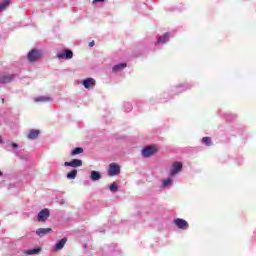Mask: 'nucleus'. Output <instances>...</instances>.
<instances>
[{
	"instance_id": "1",
	"label": "nucleus",
	"mask_w": 256,
	"mask_h": 256,
	"mask_svg": "<svg viewBox=\"0 0 256 256\" xmlns=\"http://www.w3.org/2000/svg\"><path fill=\"white\" fill-rule=\"evenodd\" d=\"M159 149L157 146H147L142 150V156L145 158L152 157V155H155Z\"/></svg>"
},
{
	"instance_id": "2",
	"label": "nucleus",
	"mask_w": 256,
	"mask_h": 256,
	"mask_svg": "<svg viewBox=\"0 0 256 256\" xmlns=\"http://www.w3.org/2000/svg\"><path fill=\"white\" fill-rule=\"evenodd\" d=\"M119 173H121V166L117 163H111L108 168V175L115 177V175H119Z\"/></svg>"
},
{
	"instance_id": "3",
	"label": "nucleus",
	"mask_w": 256,
	"mask_h": 256,
	"mask_svg": "<svg viewBox=\"0 0 256 256\" xmlns=\"http://www.w3.org/2000/svg\"><path fill=\"white\" fill-rule=\"evenodd\" d=\"M41 57H42L41 51L39 50H31L28 53V61H30L31 63H35V61H39Z\"/></svg>"
},
{
	"instance_id": "4",
	"label": "nucleus",
	"mask_w": 256,
	"mask_h": 256,
	"mask_svg": "<svg viewBox=\"0 0 256 256\" xmlns=\"http://www.w3.org/2000/svg\"><path fill=\"white\" fill-rule=\"evenodd\" d=\"M51 213L49 212V209H43L38 213L37 219L40 223H45L47 219H49Z\"/></svg>"
},
{
	"instance_id": "5",
	"label": "nucleus",
	"mask_w": 256,
	"mask_h": 256,
	"mask_svg": "<svg viewBox=\"0 0 256 256\" xmlns=\"http://www.w3.org/2000/svg\"><path fill=\"white\" fill-rule=\"evenodd\" d=\"M173 223L176 225V227H178V229H189V222L184 219L177 218L173 221Z\"/></svg>"
},
{
	"instance_id": "6",
	"label": "nucleus",
	"mask_w": 256,
	"mask_h": 256,
	"mask_svg": "<svg viewBox=\"0 0 256 256\" xmlns=\"http://www.w3.org/2000/svg\"><path fill=\"white\" fill-rule=\"evenodd\" d=\"M183 169V164L181 162H174L172 165V170L170 171V175L174 177L177 173H181Z\"/></svg>"
},
{
	"instance_id": "7",
	"label": "nucleus",
	"mask_w": 256,
	"mask_h": 256,
	"mask_svg": "<svg viewBox=\"0 0 256 256\" xmlns=\"http://www.w3.org/2000/svg\"><path fill=\"white\" fill-rule=\"evenodd\" d=\"M82 166H83V161L79 159H72L70 162L64 163V167H73L74 169Z\"/></svg>"
},
{
	"instance_id": "8",
	"label": "nucleus",
	"mask_w": 256,
	"mask_h": 256,
	"mask_svg": "<svg viewBox=\"0 0 256 256\" xmlns=\"http://www.w3.org/2000/svg\"><path fill=\"white\" fill-rule=\"evenodd\" d=\"M15 79V75L2 73L0 74V83H11Z\"/></svg>"
},
{
	"instance_id": "9",
	"label": "nucleus",
	"mask_w": 256,
	"mask_h": 256,
	"mask_svg": "<svg viewBox=\"0 0 256 256\" xmlns=\"http://www.w3.org/2000/svg\"><path fill=\"white\" fill-rule=\"evenodd\" d=\"M58 59H73V51L71 50H64L62 53H58Z\"/></svg>"
},
{
	"instance_id": "10",
	"label": "nucleus",
	"mask_w": 256,
	"mask_h": 256,
	"mask_svg": "<svg viewBox=\"0 0 256 256\" xmlns=\"http://www.w3.org/2000/svg\"><path fill=\"white\" fill-rule=\"evenodd\" d=\"M51 231H53L51 228H39L36 230V235H38V237H45V235H49Z\"/></svg>"
},
{
	"instance_id": "11",
	"label": "nucleus",
	"mask_w": 256,
	"mask_h": 256,
	"mask_svg": "<svg viewBox=\"0 0 256 256\" xmlns=\"http://www.w3.org/2000/svg\"><path fill=\"white\" fill-rule=\"evenodd\" d=\"M67 243V238H62L60 241H58L54 246V251H61L63 247H65V244Z\"/></svg>"
},
{
	"instance_id": "12",
	"label": "nucleus",
	"mask_w": 256,
	"mask_h": 256,
	"mask_svg": "<svg viewBox=\"0 0 256 256\" xmlns=\"http://www.w3.org/2000/svg\"><path fill=\"white\" fill-rule=\"evenodd\" d=\"M83 85H84L85 89H91V87H95V79L88 78L83 81Z\"/></svg>"
},
{
	"instance_id": "13",
	"label": "nucleus",
	"mask_w": 256,
	"mask_h": 256,
	"mask_svg": "<svg viewBox=\"0 0 256 256\" xmlns=\"http://www.w3.org/2000/svg\"><path fill=\"white\" fill-rule=\"evenodd\" d=\"M39 133H40L39 130L32 129L29 131L27 137L28 139H31V140L37 139V137H39Z\"/></svg>"
},
{
	"instance_id": "14",
	"label": "nucleus",
	"mask_w": 256,
	"mask_h": 256,
	"mask_svg": "<svg viewBox=\"0 0 256 256\" xmlns=\"http://www.w3.org/2000/svg\"><path fill=\"white\" fill-rule=\"evenodd\" d=\"M167 41H169V33H165L163 36L158 38L157 45H159V44L163 45V44L167 43Z\"/></svg>"
},
{
	"instance_id": "15",
	"label": "nucleus",
	"mask_w": 256,
	"mask_h": 256,
	"mask_svg": "<svg viewBox=\"0 0 256 256\" xmlns=\"http://www.w3.org/2000/svg\"><path fill=\"white\" fill-rule=\"evenodd\" d=\"M125 67H127V63L117 64L112 68V71H113V73H117L119 71H123V69H125Z\"/></svg>"
},
{
	"instance_id": "16",
	"label": "nucleus",
	"mask_w": 256,
	"mask_h": 256,
	"mask_svg": "<svg viewBox=\"0 0 256 256\" xmlns=\"http://www.w3.org/2000/svg\"><path fill=\"white\" fill-rule=\"evenodd\" d=\"M47 101H51V98L47 96H39L35 98L36 103H47Z\"/></svg>"
},
{
	"instance_id": "17",
	"label": "nucleus",
	"mask_w": 256,
	"mask_h": 256,
	"mask_svg": "<svg viewBox=\"0 0 256 256\" xmlns=\"http://www.w3.org/2000/svg\"><path fill=\"white\" fill-rule=\"evenodd\" d=\"M90 179L92 181H99V179H101V173H99L97 171H92L91 175H90Z\"/></svg>"
},
{
	"instance_id": "18",
	"label": "nucleus",
	"mask_w": 256,
	"mask_h": 256,
	"mask_svg": "<svg viewBox=\"0 0 256 256\" xmlns=\"http://www.w3.org/2000/svg\"><path fill=\"white\" fill-rule=\"evenodd\" d=\"M11 5V0H4L3 3L0 4V12L5 11L6 7Z\"/></svg>"
},
{
	"instance_id": "19",
	"label": "nucleus",
	"mask_w": 256,
	"mask_h": 256,
	"mask_svg": "<svg viewBox=\"0 0 256 256\" xmlns=\"http://www.w3.org/2000/svg\"><path fill=\"white\" fill-rule=\"evenodd\" d=\"M38 253H41V248H33L26 251V255H38Z\"/></svg>"
},
{
	"instance_id": "20",
	"label": "nucleus",
	"mask_w": 256,
	"mask_h": 256,
	"mask_svg": "<svg viewBox=\"0 0 256 256\" xmlns=\"http://www.w3.org/2000/svg\"><path fill=\"white\" fill-rule=\"evenodd\" d=\"M77 177V169H73L67 174V179H75Z\"/></svg>"
},
{
	"instance_id": "21",
	"label": "nucleus",
	"mask_w": 256,
	"mask_h": 256,
	"mask_svg": "<svg viewBox=\"0 0 256 256\" xmlns=\"http://www.w3.org/2000/svg\"><path fill=\"white\" fill-rule=\"evenodd\" d=\"M202 143H205V145H207V147H211L213 145V142L211 141V138H209V137H203Z\"/></svg>"
},
{
	"instance_id": "22",
	"label": "nucleus",
	"mask_w": 256,
	"mask_h": 256,
	"mask_svg": "<svg viewBox=\"0 0 256 256\" xmlns=\"http://www.w3.org/2000/svg\"><path fill=\"white\" fill-rule=\"evenodd\" d=\"M81 153H83V148L77 147L71 152V155H81Z\"/></svg>"
},
{
	"instance_id": "23",
	"label": "nucleus",
	"mask_w": 256,
	"mask_h": 256,
	"mask_svg": "<svg viewBox=\"0 0 256 256\" xmlns=\"http://www.w3.org/2000/svg\"><path fill=\"white\" fill-rule=\"evenodd\" d=\"M173 183V180L171 178L165 179L163 180V187H169V185H171Z\"/></svg>"
},
{
	"instance_id": "24",
	"label": "nucleus",
	"mask_w": 256,
	"mask_h": 256,
	"mask_svg": "<svg viewBox=\"0 0 256 256\" xmlns=\"http://www.w3.org/2000/svg\"><path fill=\"white\" fill-rule=\"evenodd\" d=\"M118 187H117V183L113 182L111 185H110V191H112V193H116V191H118Z\"/></svg>"
},
{
	"instance_id": "25",
	"label": "nucleus",
	"mask_w": 256,
	"mask_h": 256,
	"mask_svg": "<svg viewBox=\"0 0 256 256\" xmlns=\"http://www.w3.org/2000/svg\"><path fill=\"white\" fill-rule=\"evenodd\" d=\"M11 147H12L13 149H19V145H17L15 142H13V143L11 144Z\"/></svg>"
},
{
	"instance_id": "26",
	"label": "nucleus",
	"mask_w": 256,
	"mask_h": 256,
	"mask_svg": "<svg viewBox=\"0 0 256 256\" xmlns=\"http://www.w3.org/2000/svg\"><path fill=\"white\" fill-rule=\"evenodd\" d=\"M105 0H93V4H95V3H103Z\"/></svg>"
},
{
	"instance_id": "27",
	"label": "nucleus",
	"mask_w": 256,
	"mask_h": 256,
	"mask_svg": "<svg viewBox=\"0 0 256 256\" xmlns=\"http://www.w3.org/2000/svg\"><path fill=\"white\" fill-rule=\"evenodd\" d=\"M89 47H95V41H91V42L89 43Z\"/></svg>"
},
{
	"instance_id": "28",
	"label": "nucleus",
	"mask_w": 256,
	"mask_h": 256,
	"mask_svg": "<svg viewBox=\"0 0 256 256\" xmlns=\"http://www.w3.org/2000/svg\"><path fill=\"white\" fill-rule=\"evenodd\" d=\"M3 175V172L0 171V177Z\"/></svg>"
},
{
	"instance_id": "29",
	"label": "nucleus",
	"mask_w": 256,
	"mask_h": 256,
	"mask_svg": "<svg viewBox=\"0 0 256 256\" xmlns=\"http://www.w3.org/2000/svg\"><path fill=\"white\" fill-rule=\"evenodd\" d=\"M2 103H5V99H2Z\"/></svg>"
},
{
	"instance_id": "30",
	"label": "nucleus",
	"mask_w": 256,
	"mask_h": 256,
	"mask_svg": "<svg viewBox=\"0 0 256 256\" xmlns=\"http://www.w3.org/2000/svg\"><path fill=\"white\" fill-rule=\"evenodd\" d=\"M0 143H3V142L1 141V137H0Z\"/></svg>"
}]
</instances>
